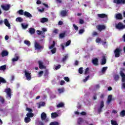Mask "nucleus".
I'll use <instances>...</instances> for the list:
<instances>
[{
	"label": "nucleus",
	"instance_id": "obj_61",
	"mask_svg": "<svg viewBox=\"0 0 125 125\" xmlns=\"http://www.w3.org/2000/svg\"><path fill=\"white\" fill-rule=\"evenodd\" d=\"M81 115H82V116H85V115H86V112H84V111H82V112H81Z\"/></svg>",
	"mask_w": 125,
	"mask_h": 125
},
{
	"label": "nucleus",
	"instance_id": "obj_24",
	"mask_svg": "<svg viewBox=\"0 0 125 125\" xmlns=\"http://www.w3.org/2000/svg\"><path fill=\"white\" fill-rule=\"evenodd\" d=\"M26 116L27 118H33V117H34V114L32 112H28L26 114Z\"/></svg>",
	"mask_w": 125,
	"mask_h": 125
},
{
	"label": "nucleus",
	"instance_id": "obj_35",
	"mask_svg": "<svg viewBox=\"0 0 125 125\" xmlns=\"http://www.w3.org/2000/svg\"><path fill=\"white\" fill-rule=\"evenodd\" d=\"M24 43H25V44H26V45H28V46H30V45H31V42H30V41H24Z\"/></svg>",
	"mask_w": 125,
	"mask_h": 125
},
{
	"label": "nucleus",
	"instance_id": "obj_1",
	"mask_svg": "<svg viewBox=\"0 0 125 125\" xmlns=\"http://www.w3.org/2000/svg\"><path fill=\"white\" fill-rule=\"evenodd\" d=\"M122 51H123V50L121 48H117L114 52L115 57H116V58L120 57V56L122 54Z\"/></svg>",
	"mask_w": 125,
	"mask_h": 125
},
{
	"label": "nucleus",
	"instance_id": "obj_18",
	"mask_svg": "<svg viewBox=\"0 0 125 125\" xmlns=\"http://www.w3.org/2000/svg\"><path fill=\"white\" fill-rule=\"evenodd\" d=\"M29 33H30L31 35H34V34L36 33V30L35 29V28L31 27L29 28Z\"/></svg>",
	"mask_w": 125,
	"mask_h": 125
},
{
	"label": "nucleus",
	"instance_id": "obj_39",
	"mask_svg": "<svg viewBox=\"0 0 125 125\" xmlns=\"http://www.w3.org/2000/svg\"><path fill=\"white\" fill-rule=\"evenodd\" d=\"M43 74V71L41 70L38 73V77L41 78V77H42V75Z\"/></svg>",
	"mask_w": 125,
	"mask_h": 125
},
{
	"label": "nucleus",
	"instance_id": "obj_43",
	"mask_svg": "<svg viewBox=\"0 0 125 125\" xmlns=\"http://www.w3.org/2000/svg\"><path fill=\"white\" fill-rule=\"evenodd\" d=\"M19 60V57L17 56L16 58L12 59V61L13 62H16V61H18Z\"/></svg>",
	"mask_w": 125,
	"mask_h": 125
},
{
	"label": "nucleus",
	"instance_id": "obj_11",
	"mask_svg": "<svg viewBox=\"0 0 125 125\" xmlns=\"http://www.w3.org/2000/svg\"><path fill=\"white\" fill-rule=\"evenodd\" d=\"M97 16L99 18L102 19L108 18V15H107L106 14H98Z\"/></svg>",
	"mask_w": 125,
	"mask_h": 125
},
{
	"label": "nucleus",
	"instance_id": "obj_37",
	"mask_svg": "<svg viewBox=\"0 0 125 125\" xmlns=\"http://www.w3.org/2000/svg\"><path fill=\"white\" fill-rule=\"evenodd\" d=\"M120 79V76L119 75H115L114 76V80L116 82H118Z\"/></svg>",
	"mask_w": 125,
	"mask_h": 125
},
{
	"label": "nucleus",
	"instance_id": "obj_25",
	"mask_svg": "<svg viewBox=\"0 0 125 125\" xmlns=\"http://www.w3.org/2000/svg\"><path fill=\"white\" fill-rule=\"evenodd\" d=\"M24 121L26 124H28V123H30V122H31V118L27 117H25Z\"/></svg>",
	"mask_w": 125,
	"mask_h": 125
},
{
	"label": "nucleus",
	"instance_id": "obj_12",
	"mask_svg": "<svg viewBox=\"0 0 125 125\" xmlns=\"http://www.w3.org/2000/svg\"><path fill=\"white\" fill-rule=\"evenodd\" d=\"M92 62L95 66H98L99 63H98V59L95 58L92 60Z\"/></svg>",
	"mask_w": 125,
	"mask_h": 125
},
{
	"label": "nucleus",
	"instance_id": "obj_48",
	"mask_svg": "<svg viewBox=\"0 0 125 125\" xmlns=\"http://www.w3.org/2000/svg\"><path fill=\"white\" fill-rule=\"evenodd\" d=\"M26 111H28L29 113H32L33 112V109L32 108H30L29 107H27L26 108Z\"/></svg>",
	"mask_w": 125,
	"mask_h": 125
},
{
	"label": "nucleus",
	"instance_id": "obj_50",
	"mask_svg": "<svg viewBox=\"0 0 125 125\" xmlns=\"http://www.w3.org/2000/svg\"><path fill=\"white\" fill-rule=\"evenodd\" d=\"M83 67H80L78 71H79V74H83Z\"/></svg>",
	"mask_w": 125,
	"mask_h": 125
},
{
	"label": "nucleus",
	"instance_id": "obj_7",
	"mask_svg": "<svg viewBox=\"0 0 125 125\" xmlns=\"http://www.w3.org/2000/svg\"><path fill=\"white\" fill-rule=\"evenodd\" d=\"M34 46H35V49H38V50H40V49H42H42L43 48V46L40 45V43H39L37 42H35Z\"/></svg>",
	"mask_w": 125,
	"mask_h": 125
},
{
	"label": "nucleus",
	"instance_id": "obj_36",
	"mask_svg": "<svg viewBox=\"0 0 125 125\" xmlns=\"http://www.w3.org/2000/svg\"><path fill=\"white\" fill-rule=\"evenodd\" d=\"M18 13H19V14H20V15H24V12L23 10L21 9L18 11Z\"/></svg>",
	"mask_w": 125,
	"mask_h": 125
},
{
	"label": "nucleus",
	"instance_id": "obj_4",
	"mask_svg": "<svg viewBox=\"0 0 125 125\" xmlns=\"http://www.w3.org/2000/svg\"><path fill=\"white\" fill-rule=\"evenodd\" d=\"M10 4H6L5 5H1V7L3 10H5V11H7V10H9L10 9Z\"/></svg>",
	"mask_w": 125,
	"mask_h": 125
},
{
	"label": "nucleus",
	"instance_id": "obj_6",
	"mask_svg": "<svg viewBox=\"0 0 125 125\" xmlns=\"http://www.w3.org/2000/svg\"><path fill=\"white\" fill-rule=\"evenodd\" d=\"M5 92L7 94V97H9V99L11 98V89L10 88H7L5 89Z\"/></svg>",
	"mask_w": 125,
	"mask_h": 125
},
{
	"label": "nucleus",
	"instance_id": "obj_46",
	"mask_svg": "<svg viewBox=\"0 0 125 125\" xmlns=\"http://www.w3.org/2000/svg\"><path fill=\"white\" fill-rule=\"evenodd\" d=\"M63 79L64 81H65V82H67V83H69L70 82V78H69L68 77H64Z\"/></svg>",
	"mask_w": 125,
	"mask_h": 125
},
{
	"label": "nucleus",
	"instance_id": "obj_20",
	"mask_svg": "<svg viewBox=\"0 0 125 125\" xmlns=\"http://www.w3.org/2000/svg\"><path fill=\"white\" fill-rule=\"evenodd\" d=\"M46 114L44 112H42L41 114V119L42 121H44L46 119Z\"/></svg>",
	"mask_w": 125,
	"mask_h": 125
},
{
	"label": "nucleus",
	"instance_id": "obj_47",
	"mask_svg": "<svg viewBox=\"0 0 125 125\" xmlns=\"http://www.w3.org/2000/svg\"><path fill=\"white\" fill-rule=\"evenodd\" d=\"M51 53H52V54H54V53H56V48H53V49H52L51 50Z\"/></svg>",
	"mask_w": 125,
	"mask_h": 125
},
{
	"label": "nucleus",
	"instance_id": "obj_15",
	"mask_svg": "<svg viewBox=\"0 0 125 125\" xmlns=\"http://www.w3.org/2000/svg\"><path fill=\"white\" fill-rule=\"evenodd\" d=\"M101 65H105L106 64V56H103L102 59Z\"/></svg>",
	"mask_w": 125,
	"mask_h": 125
},
{
	"label": "nucleus",
	"instance_id": "obj_14",
	"mask_svg": "<svg viewBox=\"0 0 125 125\" xmlns=\"http://www.w3.org/2000/svg\"><path fill=\"white\" fill-rule=\"evenodd\" d=\"M24 16H25V17H27V18H31V17H33V16H32V14H31V13L27 11L24 12Z\"/></svg>",
	"mask_w": 125,
	"mask_h": 125
},
{
	"label": "nucleus",
	"instance_id": "obj_52",
	"mask_svg": "<svg viewBox=\"0 0 125 125\" xmlns=\"http://www.w3.org/2000/svg\"><path fill=\"white\" fill-rule=\"evenodd\" d=\"M89 79V75H88L87 77H85V79L83 80V82H84V83H85V82H87Z\"/></svg>",
	"mask_w": 125,
	"mask_h": 125
},
{
	"label": "nucleus",
	"instance_id": "obj_26",
	"mask_svg": "<svg viewBox=\"0 0 125 125\" xmlns=\"http://www.w3.org/2000/svg\"><path fill=\"white\" fill-rule=\"evenodd\" d=\"M16 21L17 22H20V23H21L23 22V19L21 17H18L16 19Z\"/></svg>",
	"mask_w": 125,
	"mask_h": 125
},
{
	"label": "nucleus",
	"instance_id": "obj_22",
	"mask_svg": "<svg viewBox=\"0 0 125 125\" xmlns=\"http://www.w3.org/2000/svg\"><path fill=\"white\" fill-rule=\"evenodd\" d=\"M6 83V80L3 78L0 77V83Z\"/></svg>",
	"mask_w": 125,
	"mask_h": 125
},
{
	"label": "nucleus",
	"instance_id": "obj_29",
	"mask_svg": "<svg viewBox=\"0 0 125 125\" xmlns=\"http://www.w3.org/2000/svg\"><path fill=\"white\" fill-rule=\"evenodd\" d=\"M111 124L112 125H119V124H118V122H117L116 121L114 120H112L111 121Z\"/></svg>",
	"mask_w": 125,
	"mask_h": 125
},
{
	"label": "nucleus",
	"instance_id": "obj_16",
	"mask_svg": "<svg viewBox=\"0 0 125 125\" xmlns=\"http://www.w3.org/2000/svg\"><path fill=\"white\" fill-rule=\"evenodd\" d=\"M116 18L118 20H122L123 19V15L121 13H118L116 15Z\"/></svg>",
	"mask_w": 125,
	"mask_h": 125
},
{
	"label": "nucleus",
	"instance_id": "obj_5",
	"mask_svg": "<svg viewBox=\"0 0 125 125\" xmlns=\"http://www.w3.org/2000/svg\"><path fill=\"white\" fill-rule=\"evenodd\" d=\"M104 107V101H102L100 104V107L98 108V114H101V112H102V109Z\"/></svg>",
	"mask_w": 125,
	"mask_h": 125
},
{
	"label": "nucleus",
	"instance_id": "obj_40",
	"mask_svg": "<svg viewBox=\"0 0 125 125\" xmlns=\"http://www.w3.org/2000/svg\"><path fill=\"white\" fill-rule=\"evenodd\" d=\"M108 69V67L105 66V67H103L102 69V73H105V72H106V70Z\"/></svg>",
	"mask_w": 125,
	"mask_h": 125
},
{
	"label": "nucleus",
	"instance_id": "obj_53",
	"mask_svg": "<svg viewBox=\"0 0 125 125\" xmlns=\"http://www.w3.org/2000/svg\"><path fill=\"white\" fill-rule=\"evenodd\" d=\"M61 68V65L59 64L55 67V70H59Z\"/></svg>",
	"mask_w": 125,
	"mask_h": 125
},
{
	"label": "nucleus",
	"instance_id": "obj_54",
	"mask_svg": "<svg viewBox=\"0 0 125 125\" xmlns=\"http://www.w3.org/2000/svg\"><path fill=\"white\" fill-rule=\"evenodd\" d=\"M73 27L75 30H76V31H78V30H79V27H78V26H77L76 24H73Z\"/></svg>",
	"mask_w": 125,
	"mask_h": 125
},
{
	"label": "nucleus",
	"instance_id": "obj_63",
	"mask_svg": "<svg viewBox=\"0 0 125 125\" xmlns=\"http://www.w3.org/2000/svg\"><path fill=\"white\" fill-rule=\"evenodd\" d=\"M74 65L75 66H78V65H79V61H75V63H74Z\"/></svg>",
	"mask_w": 125,
	"mask_h": 125
},
{
	"label": "nucleus",
	"instance_id": "obj_59",
	"mask_svg": "<svg viewBox=\"0 0 125 125\" xmlns=\"http://www.w3.org/2000/svg\"><path fill=\"white\" fill-rule=\"evenodd\" d=\"M37 33L40 36L41 35H42V31L40 30H37Z\"/></svg>",
	"mask_w": 125,
	"mask_h": 125
},
{
	"label": "nucleus",
	"instance_id": "obj_9",
	"mask_svg": "<svg viewBox=\"0 0 125 125\" xmlns=\"http://www.w3.org/2000/svg\"><path fill=\"white\" fill-rule=\"evenodd\" d=\"M97 29H98L100 32H101V31L106 29V26L104 25H99L97 26Z\"/></svg>",
	"mask_w": 125,
	"mask_h": 125
},
{
	"label": "nucleus",
	"instance_id": "obj_51",
	"mask_svg": "<svg viewBox=\"0 0 125 125\" xmlns=\"http://www.w3.org/2000/svg\"><path fill=\"white\" fill-rule=\"evenodd\" d=\"M84 32V29L82 28L79 30V33L80 34H83Z\"/></svg>",
	"mask_w": 125,
	"mask_h": 125
},
{
	"label": "nucleus",
	"instance_id": "obj_56",
	"mask_svg": "<svg viewBox=\"0 0 125 125\" xmlns=\"http://www.w3.org/2000/svg\"><path fill=\"white\" fill-rule=\"evenodd\" d=\"M65 84V81L64 80L61 81L60 85H64Z\"/></svg>",
	"mask_w": 125,
	"mask_h": 125
},
{
	"label": "nucleus",
	"instance_id": "obj_10",
	"mask_svg": "<svg viewBox=\"0 0 125 125\" xmlns=\"http://www.w3.org/2000/svg\"><path fill=\"white\" fill-rule=\"evenodd\" d=\"M38 62L39 65V68L41 69V70L45 69V66L43 65V62H42V61H39Z\"/></svg>",
	"mask_w": 125,
	"mask_h": 125
},
{
	"label": "nucleus",
	"instance_id": "obj_2",
	"mask_svg": "<svg viewBox=\"0 0 125 125\" xmlns=\"http://www.w3.org/2000/svg\"><path fill=\"white\" fill-rule=\"evenodd\" d=\"M116 28L118 30H124L125 29V25H124L122 22H119L116 25Z\"/></svg>",
	"mask_w": 125,
	"mask_h": 125
},
{
	"label": "nucleus",
	"instance_id": "obj_19",
	"mask_svg": "<svg viewBox=\"0 0 125 125\" xmlns=\"http://www.w3.org/2000/svg\"><path fill=\"white\" fill-rule=\"evenodd\" d=\"M40 22L41 23H45V22H48V19L46 18H42L40 19Z\"/></svg>",
	"mask_w": 125,
	"mask_h": 125
},
{
	"label": "nucleus",
	"instance_id": "obj_23",
	"mask_svg": "<svg viewBox=\"0 0 125 125\" xmlns=\"http://www.w3.org/2000/svg\"><path fill=\"white\" fill-rule=\"evenodd\" d=\"M58 116H59L58 114H57V113L56 112H54L51 113V117L52 119H55V118L58 117Z\"/></svg>",
	"mask_w": 125,
	"mask_h": 125
},
{
	"label": "nucleus",
	"instance_id": "obj_64",
	"mask_svg": "<svg viewBox=\"0 0 125 125\" xmlns=\"http://www.w3.org/2000/svg\"><path fill=\"white\" fill-rule=\"evenodd\" d=\"M58 25H60V26L63 25V21H59L58 22Z\"/></svg>",
	"mask_w": 125,
	"mask_h": 125
},
{
	"label": "nucleus",
	"instance_id": "obj_42",
	"mask_svg": "<svg viewBox=\"0 0 125 125\" xmlns=\"http://www.w3.org/2000/svg\"><path fill=\"white\" fill-rule=\"evenodd\" d=\"M68 58V55H65L64 56L63 58H62V62H65L67 60V59Z\"/></svg>",
	"mask_w": 125,
	"mask_h": 125
},
{
	"label": "nucleus",
	"instance_id": "obj_31",
	"mask_svg": "<svg viewBox=\"0 0 125 125\" xmlns=\"http://www.w3.org/2000/svg\"><path fill=\"white\" fill-rule=\"evenodd\" d=\"M21 25L22 29H27L28 28V24L21 23Z\"/></svg>",
	"mask_w": 125,
	"mask_h": 125
},
{
	"label": "nucleus",
	"instance_id": "obj_60",
	"mask_svg": "<svg viewBox=\"0 0 125 125\" xmlns=\"http://www.w3.org/2000/svg\"><path fill=\"white\" fill-rule=\"evenodd\" d=\"M96 42L98 43V42H101V39L98 38H97L96 40Z\"/></svg>",
	"mask_w": 125,
	"mask_h": 125
},
{
	"label": "nucleus",
	"instance_id": "obj_57",
	"mask_svg": "<svg viewBox=\"0 0 125 125\" xmlns=\"http://www.w3.org/2000/svg\"><path fill=\"white\" fill-rule=\"evenodd\" d=\"M79 23L80 24H83V23H84V21L82 19H80L79 20Z\"/></svg>",
	"mask_w": 125,
	"mask_h": 125
},
{
	"label": "nucleus",
	"instance_id": "obj_13",
	"mask_svg": "<svg viewBox=\"0 0 125 125\" xmlns=\"http://www.w3.org/2000/svg\"><path fill=\"white\" fill-rule=\"evenodd\" d=\"M9 54L8 51L6 50H3L1 53V55L2 57H4L5 56H7Z\"/></svg>",
	"mask_w": 125,
	"mask_h": 125
},
{
	"label": "nucleus",
	"instance_id": "obj_41",
	"mask_svg": "<svg viewBox=\"0 0 125 125\" xmlns=\"http://www.w3.org/2000/svg\"><path fill=\"white\" fill-rule=\"evenodd\" d=\"M55 46V41H53V44L49 47V49H52Z\"/></svg>",
	"mask_w": 125,
	"mask_h": 125
},
{
	"label": "nucleus",
	"instance_id": "obj_49",
	"mask_svg": "<svg viewBox=\"0 0 125 125\" xmlns=\"http://www.w3.org/2000/svg\"><path fill=\"white\" fill-rule=\"evenodd\" d=\"M71 44V40H68L65 43L66 46H69Z\"/></svg>",
	"mask_w": 125,
	"mask_h": 125
},
{
	"label": "nucleus",
	"instance_id": "obj_32",
	"mask_svg": "<svg viewBox=\"0 0 125 125\" xmlns=\"http://www.w3.org/2000/svg\"><path fill=\"white\" fill-rule=\"evenodd\" d=\"M125 110H123L120 112V117H122V118H124V117H125Z\"/></svg>",
	"mask_w": 125,
	"mask_h": 125
},
{
	"label": "nucleus",
	"instance_id": "obj_30",
	"mask_svg": "<svg viewBox=\"0 0 125 125\" xmlns=\"http://www.w3.org/2000/svg\"><path fill=\"white\" fill-rule=\"evenodd\" d=\"M83 122V118H78V121H77L78 125H81V124H82Z\"/></svg>",
	"mask_w": 125,
	"mask_h": 125
},
{
	"label": "nucleus",
	"instance_id": "obj_21",
	"mask_svg": "<svg viewBox=\"0 0 125 125\" xmlns=\"http://www.w3.org/2000/svg\"><path fill=\"white\" fill-rule=\"evenodd\" d=\"M4 23L5 25V26H6L7 27H10V23H9V21H8L7 20V19H5L4 20Z\"/></svg>",
	"mask_w": 125,
	"mask_h": 125
},
{
	"label": "nucleus",
	"instance_id": "obj_44",
	"mask_svg": "<svg viewBox=\"0 0 125 125\" xmlns=\"http://www.w3.org/2000/svg\"><path fill=\"white\" fill-rule=\"evenodd\" d=\"M58 91H59V93H63V92H64V88H59Z\"/></svg>",
	"mask_w": 125,
	"mask_h": 125
},
{
	"label": "nucleus",
	"instance_id": "obj_38",
	"mask_svg": "<svg viewBox=\"0 0 125 125\" xmlns=\"http://www.w3.org/2000/svg\"><path fill=\"white\" fill-rule=\"evenodd\" d=\"M50 125H59V123L54 121L50 123Z\"/></svg>",
	"mask_w": 125,
	"mask_h": 125
},
{
	"label": "nucleus",
	"instance_id": "obj_34",
	"mask_svg": "<svg viewBox=\"0 0 125 125\" xmlns=\"http://www.w3.org/2000/svg\"><path fill=\"white\" fill-rule=\"evenodd\" d=\"M6 69V65H2L0 67V70L1 71H4Z\"/></svg>",
	"mask_w": 125,
	"mask_h": 125
},
{
	"label": "nucleus",
	"instance_id": "obj_33",
	"mask_svg": "<svg viewBox=\"0 0 125 125\" xmlns=\"http://www.w3.org/2000/svg\"><path fill=\"white\" fill-rule=\"evenodd\" d=\"M66 35V33H61L59 35V37L60 39H63V38L65 37V36Z\"/></svg>",
	"mask_w": 125,
	"mask_h": 125
},
{
	"label": "nucleus",
	"instance_id": "obj_62",
	"mask_svg": "<svg viewBox=\"0 0 125 125\" xmlns=\"http://www.w3.org/2000/svg\"><path fill=\"white\" fill-rule=\"evenodd\" d=\"M53 33H54V34H58V29H55L53 31Z\"/></svg>",
	"mask_w": 125,
	"mask_h": 125
},
{
	"label": "nucleus",
	"instance_id": "obj_3",
	"mask_svg": "<svg viewBox=\"0 0 125 125\" xmlns=\"http://www.w3.org/2000/svg\"><path fill=\"white\" fill-rule=\"evenodd\" d=\"M24 74L25 78H26L27 81H31L32 80V76H31V73L27 72L26 70L24 71Z\"/></svg>",
	"mask_w": 125,
	"mask_h": 125
},
{
	"label": "nucleus",
	"instance_id": "obj_28",
	"mask_svg": "<svg viewBox=\"0 0 125 125\" xmlns=\"http://www.w3.org/2000/svg\"><path fill=\"white\" fill-rule=\"evenodd\" d=\"M111 101H112V95H109L108 96L107 102L109 104L111 102Z\"/></svg>",
	"mask_w": 125,
	"mask_h": 125
},
{
	"label": "nucleus",
	"instance_id": "obj_17",
	"mask_svg": "<svg viewBox=\"0 0 125 125\" xmlns=\"http://www.w3.org/2000/svg\"><path fill=\"white\" fill-rule=\"evenodd\" d=\"M60 14L62 17H65L67 16V11L65 10H62Z\"/></svg>",
	"mask_w": 125,
	"mask_h": 125
},
{
	"label": "nucleus",
	"instance_id": "obj_8",
	"mask_svg": "<svg viewBox=\"0 0 125 125\" xmlns=\"http://www.w3.org/2000/svg\"><path fill=\"white\" fill-rule=\"evenodd\" d=\"M113 2L116 4H125V0H113Z\"/></svg>",
	"mask_w": 125,
	"mask_h": 125
},
{
	"label": "nucleus",
	"instance_id": "obj_58",
	"mask_svg": "<svg viewBox=\"0 0 125 125\" xmlns=\"http://www.w3.org/2000/svg\"><path fill=\"white\" fill-rule=\"evenodd\" d=\"M88 71H89V68L87 67V68L85 69V72H84L85 75H86V74H87Z\"/></svg>",
	"mask_w": 125,
	"mask_h": 125
},
{
	"label": "nucleus",
	"instance_id": "obj_45",
	"mask_svg": "<svg viewBox=\"0 0 125 125\" xmlns=\"http://www.w3.org/2000/svg\"><path fill=\"white\" fill-rule=\"evenodd\" d=\"M4 99L2 98V97H0V102L2 104H4Z\"/></svg>",
	"mask_w": 125,
	"mask_h": 125
},
{
	"label": "nucleus",
	"instance_id": "obj_55",
	"mask_svg": "<svg viewBox=\"0 0 125 125\" xmlns=\"http://www.w3.org/2000/svg\"><path fill=\"white\" fill-rule=\"evenodd\" d=\"M98 33L96 31H94L92 34L93 37H95V36H97Z\"/></svg>",
	"mask_w": 125,
	"mask_h": 125
},
{
	"label": "nucleus",
	"instance_id": "obj_27",
	"mask_svg": "<svg viewBox=\"0 0 125 125\" xmlns=\"http://www.w3.org/2000/svg\"><path fill=\"white\" fill-rule=\"evenodd\" d=\"M57 108H63L64 107V103H60L58 105H57Z\"/></svg>",
	"mask_w": 125,
	"mask_h": 125
}]
</instances>
